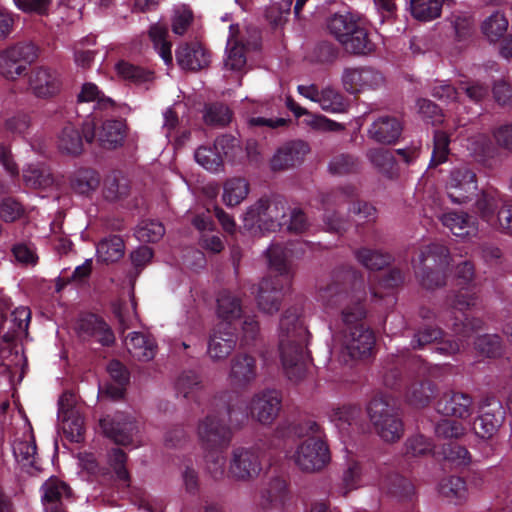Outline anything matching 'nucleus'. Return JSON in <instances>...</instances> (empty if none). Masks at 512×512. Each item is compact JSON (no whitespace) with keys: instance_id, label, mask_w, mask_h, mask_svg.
Masks as SVG:
<instances>
[{"instance_id":"obj_8","label":"nucleus","mask_w":512,"mask_h":512,"mask_svg":"<svg viewBox=\"0 0 512 512\" xmlns=\"http://www.w3.org/2000/svg\"><path fill=\"white\" fill-rule=\"evenodd\" d=\"M367 414L377 434L385 441L397 442L404 434V423L399 410L383 396L373 397L368 406Z\"/></svg>"},{"instance_id":"obj_47","label":"nucleus","mask_w":512,"mask_h":512,"mask_svg":"<svg viewBox=\"0 0 512 512\" xmlns=\"http://www.w3.org/2000/svg\"><path fill=\"white\" fill-rule=\"evenodd\" d=\"M116 71L123 80L134 84H142L153 80V73L150 70L125 60H120L116 64Z\"/></svg>"},{"instance_id":"obj_34","label":"nucleus","mask_w":512,"mask_h":512,"mask_svg":"<svg viewBox=\"0 0 512 512\" xmlns=\"http://www.w3.org/2000/svg\"><path fill=\"white\" fill-rule=\"evenodd\" d=\"M442 223L457 237L475 235L478 231L476 217L466 212H449L442 216Z\"/></svg>"},{"instance_id":"obj_46","label":"nucleus","mask_w":512,"mask_h":512,"mask_svg":"<svg viewBox=\"0 0 512 512\" xmlns=\"http://www.w3.org/2000/svg\"><path fill=\"white\" fill-rule=\"evenodd\" d=\"M249 193V184L243 178L228 179L224 184L223 201L233 207L240 204Z\"/></svg>"},{"instance_id":"obj_44","label":"nucleus","mask_w":512,"mask_h":512,"mask_svg":"<svg viewBox=\"0 0 512 512\" xmlns=\"http://www.w3.org/2000/svg\"><path fill=\"white\" fill-rule=\"evenodd\" d=\"M444 0H411L412 16L420 21H431L440 16Z\"/></svg>"},{"instance_id":"obj_35","label":"nucleus","mask_w":512,"mask_h":512,"mask_svg":"<svg viewBox=\"0 0 512 512\" xmlns=\"http://www.w3.org/2000/svg\"><path fill=\"white\" fill-rule=\"evenodd\" d=\"M125 137L126 125L120 119L104 121L98 134L100 145L105 149H115L121 146Z\"/></svg>"},{"instance_id":"obj_55","label":"nucleus","mask_w":512,"mask_h":512,"mask_svg":"<svg viewBox=\"0 0 512 512\" xmlns=\"http://www.w3.org/2000/svg\"><path fill=\"white\" fill-rule=\"evenodd\" d=\"M462 317H454L451 328L456 336H461L463 339H467L474 332L480 331L484 328V321L480 318L469 319L464 311H460Z\"/></svg>"},{"instance_id":"obj_21","label":"nucleus","mask_w":512,"mask_h":512,"mask_svg":"<svg viewBox=\"0 0 512 512\" xmlns=\"http://www.w3.org/2000/svg\"><path fill=\"white\" fill-rule=\"evenodd\" d=\"M291 500L289 484L284 477L276 476L269 480L261 491L263 512H286Z\"/></svg>"},{"instance_id":"obj_50","label":"nucleus","mask_w":512,"mask_h":512,"mask_svg":"<svg viewBox=\"0 0 512 512\" xmlns=\"http://www.w3.org/2000/svg\"><path fill=\"white\" fill-rule=\"evenodd\" d=\"M13 454L23 466L37 468V445L34 436H31L29 440H16L13 444Z\"/></svg>"},{"instance_id":"obj_2","label":"nucleus","mask_w":512,"mask_h":512,"mask_svg":"<svg viewBox=\"0 0 512 512\" xmlns=\"http://www.w3.org/2000/svg\"><path fill=\"white\" fill-rule=\"evenodd\" d=\"M249 417L246 402L234 392L214 396L211 409L198 424V435L205 450H224L232 441L233 429H239Z\"/></svg>"},{"instance_id":"obj_20","label":"nucleus","mask_w":512,"mask_h":512,"mask_svg":"<svg viewBox=\"0 0 512 512\" xmlns=\"http://www.w3.org/2000/svg\"><path fill=\"white\" fill-rule=\"evenodd\" d=\"M304 246H307V244L297 242L289 243L287 245L281 243H272L268 247L266 251V257L270 268L274 269L278 273V275L275 277H280V279L285 280L286 284L291 283L290 257L298 251L304 253Z\"/></svg>"},{"instance_id":"obj_10","label":"nucleus","mask_w":512,"mask_h":512,"mask_svg":"<svg viewBox=\"0 0 512 512\" xmlns=\"http://www.w3.org/2000/svg\"><path fill=\"white\" fill-rule=\"evenodd\" d=\"M480 410L481 414L475 419L473 429L478 437L490 439L502 426L506 411L502 402L492 394L482 399Z\"/></svg>"},{"instance_id":"obj_62","label":"nucleus","mask_w":512,"mask_h":512,"mask_svg":"<svg viewBox=\"0 0 512 512\" xmlns=\"http://www.w3.org/2000/svg\"><path fill=\"white\" fill-rule=\"evenodd\" d=\"M205 463L209 475L216 481L222 480L225 475L226 458L223 450H206Z\"/></svg>"},{"instance_id":"obj_15","label":"nucleus","mask_w":512,"mask_h":512,"mask_svg":"<svg viewBox=\"0 0 512 512\" xmlns=\"http://www.w3.org/2000/svg\"><path fill=\"white\" fill-rule=\"evenodd\" d=\"M385 83L384 75L372 67L345 68L342 73V84L350 94L377 90Z\"/></svg>"},{"instance_id":"obj_64","label":"nucleus","mask_w":512,"mask_h":512,"mask_svg":"<svg viewBox=\"0 0 512 512\" xmlns=\"http://www.w3.org/2000/svg\"><path fill=\"white\" fill-rule=\"evenodd\" d=\"M268 207L270 212L269 222L270 227H274L275 231L280 229L283 225L287 223V207L286 201L280 197L276 196L273 198L268 197Z\"/></svg>"},{"instance_id":"obj_61","label":"nucleus","mask_w":512,"mask_h":512,"mask_svg":"<svg viewBox=\"0 0 512 512\" xmlns=\"http://www.w3.org/2000/svg\"><path fill=\"white\" fill-rule=\"evenodd\" d=\"M388 492L400 498H411L414 494V486L411 481L399 474H391L385 480Z\"/></svg>"},{"instance_id":"obj_41","label":"nucleus","mask_w":512,"mask_h":512,"mask_svg":"<svg viewBox=\"0 0 512 512\" xmlns=\"http://www.w3.org/2000/svg\"><path fill=\"white\" fill-rule=\"evenodd\" d=\"M362 18L351 12L335 13L327 21V29L335 39L340 42L348 31L356 29V24Z\"/></svg>"},{"instance_id":"obj_13","label":"nucleus","mask_w":512,"mask_h":512,"mask_svg":"<svg viewBox=\"0 0 512 512\" xmlns=\"http://www.w3.org/2000/svg\"><path fill=\"white\" fill-rule=\"evenodd\" d=\"M455 276L460 290L449 298V304L453 310L466 311L477 303L476 292L474 291V265L470 261H463L456 266Z\"/></svg>"},{"instance_id":"obj_51","label":"nucleus","mask_w":512,"mask_h":512,"mask_svg":"<svg viewBox=\"0 0 512 512\" xmlns=\"http://www.w3.org/2000/svg\"><path fill=\"white\" fill-rule=\"evenodd\" d=\"M474 346L477 352L488 358H496L503 353L502 340L497 334L478 336L474 342Z\"/></svg>"},{"instance_id":"obj_40","label":"nucleus","mask_w":512,"mask_h":512,"mask_svg":"<svg viewBox=\"0 0 512 512\" xmlns=\"http://www.w3.org/2000/svg\"><path fill=\"white\" fill-rule=\"evenodd\" d=\"M78 102H95L94 109L105 112L114 111L116 108L115 101L104 95L98 86L91 82L83 84L78 95Z\"/></svg>"},{"instance_id":"obj_16","label":"nucleus","mask_w":512,"mask_h":512,"mask_svg":"<svg viewBox=\"0 0 512 512\" xmlns=\"http://www.w3.org/2000/svg\"><path fill=\"white\" fill-rule=\"evenodd\" d=\"M96 137V124L93 120H85L81 131L68 123L58 136V149L67 155L77 156L83 151V139L92 143Z\"/></svg>"},{"instance_id":"obj_31","label":"nucleus","mask_w":512,"mask_h":512,"mask_svg":"<svg viewBox=\"0 0 512 512\" xmlns=\"http://www.w3.org/2000/svg\"><path fill=\"white\" fill-rule=\"evenodd\" d=\"M66 394L59 399V414L62 417V429L66 437L76 443L84 440V420L72 405L65 402Z\"/></svg>"},{"instance_id":"obj_53","label":"nucleus","mask_w":512,"mask_h":512,"mask_svg":"<svg viewBox=\"0 0 512 512\" xmlns=\"http://www.w3.org/2000/svg\"><path fill=\"white\" fill-rule=\"evenodd\" d=\"M434 449L433 441L422 435H413L405 441L404 454L407 457H422L432 454Z\"/></svg>"},{"instance_id":"obj_37","label":"nucleus","mask_w":512,"mask_h":512,"mask_svg":"<svg viewBox=\"0 0 512 512\" xmlns=\"http://www.w3.org/2000/svg\"><path fill=\"white\" fill-rule=\"evenodd\" d=\"M175 390L177 395H182L185 399L200 403L203 393L202 381L196 372L184 371L175 382Z\"/></svg>"},{"instance_id":"obj_28","label":"nucleus","mask_w":512,"mask_h":512,"mask_svg":"<svg viewBox=\"0 0 512 512\" xmlns=\"http://www.w3.org/2000/svg\"><path fill=\"white\" fill-rule=\"evenodd\" d=\"M210 58L209 51L199 42L184 43L176 50L177 63L185 70H201L210 64Z\"/></svg>"},{"instance_id":"obj_11","label":"nucleus","mask_w":512,"mask_h":512,"mask_svg":"<svg viewBox=\"0 0 512 512\" xmlns=\"http://www.w3.org/2000/svg\"><path fill=\"white\" fill-rule=\"evenodd\" d=\"M445 188L453 203H466L473 199L478 190L477 175L467 166L455 167L450 171Z\"/></svg>"},{"instance_id":"obj_5","label":"nucleus","mask_w":512,"mask_h":512,"mask_svg":"<svg viewBox=\"0 0 512 512\" xmlns=\"http://www.w3.org/2000/svg\"><path fill=\"white\" fill-rule=\"evenodd\" d=\"M357 189L352 185H346L330 191L322 196L323 223L326 230L331 233L343 234L350 227L348 217L340 214V208L345 203H350L349 211L367 222L376 219V208L365 201H355Z\"/></svg>"},{"instance_id":"obj_42","label":"nucleus","mask_w":512,"mask_h":512,"mask_svg":"<svg viewBox=\"0 0 512 512\" xmlns=\"http://www.w3.org/2000/svg\"><path fill=\"white\" fill-rule=\"evenodd\" d=\"M354 256L362 266L369 270H381L388 266L393 260L389 253L367 247L356 249Z\"/></svg>"},{"instance_id":"obj_23","label":"nucleus","mask_w":512,"mask_h":512,"mask_svg":"<svg viewBox=\"0 0 512 512\" xmlns=\"http://www.w3.org/2000/svg\"><path fill=\"white\" fill-rule=\"evenodd\" d=\"M280 277L264 278L259 284L257 304L260 310L274 314L280 309L284 290L289 287Z\"/></svg>"},{"instance_id":"obj_18","label":"nucleus","mask_w":512,"mask_h":512,"mask_svg":"<svg viewBox=\"0 0 512 512\" xmlns=\"http://www.w3.org/2000/svg\"><path fill=\"white\" fill-rule=\"evenodd\" d=\"M100 426L108 438L113 440L115 444L122 446L132 445L134 437L138 433L137 422L124 413L102 418Z\"/></svg>"},{"instance_id":"obj_52","label":"nucleus","mask_w":512,"mask_h":512,"mask_svg":"<svg viewBox=\"0 0 512 512\" xmlns=\"http://www.w3.org/2000/svg\"><path fill=\"white\" fill-rule=\"evenodd\" d=\"M483 34L491 41L501 38L508 28V20L501 12H495L482 23Z\"/></svg>"},{"instance_id":"obj_38","label":"nucleus","mask_w":512,"mask_h":512,"mask_svg":"<svg viewBox=\"0 0 512 512\" xmlns=\"http://www.w3.org/2000/svg\"><path fill=\"white\" fill-rule=\"evenodd\" d=\"M96 252L100 262L106 264L117 262L125 254L124 240L119 235H110L98 242Z\"/></svg>"},{"instance_id":"obj_63","label":"nucleus","mask_w":512,"mask_h":512,"mask_svg":"<svg viewBox=\"0 0 512 512\" xmlns=\"http://www.w3.org/2000/svg\"><path fill=\"white\" fill-rule=\"evenodd\" d=\"M442 454L445 460L457 466H467L471 462V455L467 448L457 444L456 442L444 444L442 447Z\"/></svg>"},{"instance_id":"obj_3","label":"nucleus","mask_w":512,"mask_h":512,"mask_svg":"<svg viewBox=\"0 0 512 512\" xmlns=\"http://www.w3.org/2000/svg\"><path fill=\"white\" fill-rule=\"evenodd\" d=\"M304 306L297 302L288 307L279 322V352L283 369L291 381L304 378L310 362L307 350L310 333L304 323Z\"/></svg>"},{"instance_id":"obj_58","label":"nucleus","mask_w":512,"mask_h":512,"mask_svg":"<svg viewBox=\"0 0 512 512\" xmlns=\"http://www.w3.org/2000/svg\"><path fill=\"white\" fill-rule=\"evenodd\" d=\"M194 157L199 165L211 172H217L223 162L220 152H217L214 147L200 146L195 151Z\"/></svg>"},{"instance_id":"obj_4","label":"nucleus","mask_w":512,"mask_h":512,"mask_svg":"<svg viewBox=\"0 0 512 512\" xmlns=\"http://www.w3.org/2000/svg\"><path fill=\"white\" fill-rule=\"evenodd\" d=\"M428 372V363L410 351L390 355L384 365L383 382L392 390L405 387L407 402L416 407L427 406L436 392V385L430 380L413 381Z\"/></svg>"},{"instance_id":"obj_59","label":"nucleus","mask_w":512,"mask_h":512,"mask_svg":"<svg viewBox=\"0 0 512 512\" xmlns=\"http://www.w3.org/2000/svg\"><path fill=\"white\" fill-rule=\"evenodd\" d=\"M433 151L429 167H436L447 160L449 154L450 137L446 132L435 131L433 137Z\"/></svg>"},{"instance_id":"obj_22","label":"nucleus","mask_w":512,"mask_h":512,"mask_svg":"<svg viewBox=\"0 0 512 512\" xmlns=\"http://www.w3.org/2000/svg\"><path fill=\"white\" fill-rule=\"evenodd\" d=\"M237 327L229 323H218L212 330L208 342V354L213 360H222L230 355L237 343Z\"/></svg>"},{"instance_id":"obj_6","label":"nucleus","mask_w":512,"mask_h":512,"mask_svg":"<svg viewBox=\"0 0 512 512\" xmlns=\"http://www.w3.org/2000/svg\"><path fill=\"white\" fill-rule=\"evenodd\" d=\"M299 438L306 439L298 446L295 462L303 471L315 472L323 469L331 459L323 428L314 420H304L293 427Z\"/></svg>"},{"instance_id":"obj_48","label":"nucleus","mask_w":512,"mask_h":512,"mask_svg":"<svg viewBox=\"0 0 512 512\" xmlns=\"http://www.w3.org/2000/svg\"><path fill=\"white\" fill-rule=\"evenodd\" d=\"M475 206L481 219L489 225H493L498 207L496 191L482 190L476 200Z\"/></svg>"},{"instance_id":"obj_45","label":"nucleus","mask_w":512,"mask_h":512,"mask_svg":"<svg viewBox=\"0 0 512 512\" xmlns=\"http://www.w3.org/2000/svg\"><path fill=\"white\" fill-rule=\"evenodd\" d=\"M23 177L26 185L32 188L45 189L51 187L54 183L50 169L40 164L29 165L24 170Z\"/></svg>"},{"instance_id":"obj_32","label":"nucleus","mask_w":512,"mask_h":512,"mask_svg":"<svg viewBox=\"0 0 512 512\" xmlns=\"http://www.w3.org/2000/svg\"><path fill=\"white\" fill-rule=\"evenodd\" d=\"M125 345L131 356L139 361H151L157 353L155 339L142 332H132L125 339Z\"/></svg>"},{"instance_id":"obj_43","label":"nucleus","mask_w":512,"mask_h":512,"mask_svg":"<svg viewBox=\"0 0 512 512\" xmlns=\"http://www.w3.org/2000/svg\"><path fill=\"white\" fill-rule=\"evenodd\" d=\"M100 184L98 173L92 169H80L70 179L72 190L80 195H88L97 189Z\"/></svg>"},{"instance_id":"obj_17","label":"nucleus","mask_w":512,"mask_h":512,"mask_svg":"<svg viewBox=\"0 0 512 512\" xmlns=\"http://www.w3.org/2000/svg\"><path fill=\"white\" fill-rule=\"evenodd\" d=\"M41 501L45 512H68L67 503L72 502L71 487L57 477H50L40 487Z\"/></svg>"},{"instance_id":"obj_14","label":"nucleus","mask_w":512,"mask_h":512,"mask_svg":"<svg viewBox=\"0 0 512 512\" xmlns=\"http://www.w3.org/2000/svg\"><path fill=\"white\" fill-rule=\"evenodd\" d=\"M78 336L84 341H93L103 347L115 343V334L105 319L96 313H83L77 320Z\"/></svg>"},{"instance_id":"obj_39","label":"nucleus","mask_w":512,"mask_h":512,"mask_svg":"<svg viewBox=\"0 0 512 512\" xmlns=\"http://www.w3.org/2000/svg\"><path fill=\"white\" fill-rule=\"evenodd\" d=\"M362 409L358 405H343L332 409L329 418L341 430H346L348 427H361Z\"/></svg>"},{"instance_id":"obj_33","label":"nucleus","mask_w":512,"mask_h":512,"mask_svg":"<svg viewBox=\"0 0 512 512\" xmlns=\"http://www.w3.org/2000/svg\"><path fill=\"white\" fill-rule=\"evenodd\" d=\"M29 85L37 97H49L59 91L60 81L54 71L39 67L33 70L29 78Z\"/></svg>"},{"instance_id":"obj_29","label":"nucleus","mask_w":512,"mask_h":512,"mask_svg":"<svg viewBox=\"0 0 512 512\" xmlns=\"http://www.w3.org/2000/svg\"><path fill=\"white\" fill-rule=\"evenodd\" d=\"M356 29L348 31L339 42L344 50L353 55H368L375 51L376 45L371 40L363 19L355 25Z\"/></svg>"},{"instance_id":"obj_19","label":"nucleus","mask_w":512,"mask_h":512,"mask_svg":"<svg viewBox=\"0 0 512 512\" xmlns=\"http://www.w3.org/2000/svg\"><path fill=\"white\" fill-rule=\"evenodd\" d=\"M281 404L282 396L278 390H264L256 394L251 401L249 407L251 417L261 424H272L281 410Z\"/></svg>"},{"instance_id":"obj_57","label":"nucleus","mask_w":512,"mask_h":512,"mask_svg":"<svg viewBox=\"0 0 512 512\" xmlns=\"http://www.w3.org/2000/svg\"><path fill=\"white\" fill-rule=\"evenodd\" d=\"M443 334V330L438 326L424 325L415 332L411 346L413 349H422L431 343L438 342Z\"/></svg>"},{"instance_id":"obj_60","label":"nucleus","mask_w":512,"mask_h":512,"mask_svg":"<svg viewBox=\"0 0 512 512\" xmlns=\"http://www.w3.org/2000/svg\"><path fill=\"white\" fill-rule=\"evenodd\" d=\"M165 234L163 224L156 220L142 221L137 230L136 237L142 242L155 243L159 241Z\"/></svg>"},{"instance_id":"obj_36","label":"nucleus","mask_w":512,"mask_h":512,"mask_svg":"<svg viewBox=\"0 0 512 512\" xmlns=\"http://www.w3.org/2000/svg\"><path fill=\"white\" fill-rule=\"evenodd\" d=\"M241 301L228 291H223L217 298V313L222 319L220 323H229L231 327H237L236 323L242 316Z\"/></svg>"},{"instance_id":"obj_12","label":"nucleus","mask_w":512,"mask_h":512,"mask_svg":"<svg viewBox=\"0 0 512 512\" xmlns=\"http://www.w3.org/2000/svg\"><path fill=\"white\" fill-rule=\"evenodd\" d=\"M262 470V461L258 449L237 447L232 451L228 476L236 481H251Z\"/></svg>"},{"instance_id":"obj_27","label":"nucleus","mask_w":512,"mask_h":512,"mask_svg":"<svg viewBox=\"0 0 512 512\" xmlns=\"http://www.w3.org/2000/svg\"><path fill=\"white\" fill-rule=\"evenodd\" d=\"M309 150V145L302 140L288 142L277 150L270 167L273 171H281L300 164Z\"/></svg>"},{"instance_id":"obj_26","label":"nucleus","mask_w":512,"mask_h":512,"mask_svg":"<svg viewBox=\"0 0 512 512\" xmlns=\"http://www.w3.org/2000/svg\"><path fill=\"white\" fill-rule=\"evenodd\" d=\"M257 377L256 359L246 353H238L230 363L229 379L231 384L238 388H245Z\"/></svg>"},{"instance_id":"obj_1","label":"nucleus","mask_w":512,"mask_h":512,"mask_svg":"<svg viewBox=\"0 0 512 512\" xmlns=\"http://www.w3.org/2000/svg\"><path fill=\"white\" fill-rule=\"evenodd\" d=\"M317 299L326 309L341 311L344 328L340 360L348 364L370 357L375 335L364 322L367 292L363 274L348 266L334 269L330 280L319 285Z\"/></svg>"},{"instance_id":"obj_25","label":"nucleus","mask_w":512,"mask_h":512,"mask_svg":"<svg viewBox=\"0 0 512 512\" xmlns=\"http://www.w3.org/2000/svg\"><path fill=\"white\" fill-rule=\"evenodd\" d=\"M403 131L401 121L391 115L377 117L368 129V137L380 144H395Z\"/></svg>"},{"instance_id":"obj_56","label":"nucleus","mask_w":512,"mask_h":512,"mask_svg":"<svg viewBox=\"0 0 512 512\" xmlns=\"http://www.w3.org/2000/svg\"><path fill=\"white\" fill-rule=\"evenodd\" d=\"M232 113L230 109L222 103H212L206 105L204 111V121L207 125L225 126L231 121Z\"/></svg>"},{"instance_id":"obj_24","label":"nucleus","mask_w":512,"mask_h":512,"mask_svg":"<svg viewBox=\"0 0 512 512\" xmlns=\"http://www.w3.org/2000/svg\"><path fill=\"white\" fill-rule=\"evenodd\" d=\"M438 413L465 419L472 414V397L463 392L447 391L441 395L436 403Z\"/></svg>"},{"instance_id":"obj_54","label":"nucleus","mask_w":512,"mask_h":512,"mask_svg":"<svg viewBox=\"0 0 512 512\" xmlns=\"http://www.w3.org/2000/svg\"><path fill=\"white\" fill-rule=\"evenodd\" d=\"M318 103L324 111L330 113H342L347 109L345 97L339 91L329 87L321 90Z\"/></svg>"},{"instance_id":"obj_49","label":"nucleus","mask_w":512,"mask_h":512,"mask_svg":"<svg viewBox=\"0 0 512 512\" xmlns=\"http://www.w3.org/2000/svg\"><path fill=\"white\" fill-rule=\"evenodd\" d=\"M439 493L455 503H460L466 498V482L459 476L445 478L439 485Z\"/></svg>"},{"instance_id":"obj_9","label":"nucleus","mask_w":512,"mask_h":512,"mask_svg":"<svg viewBox=\"0 0 512 512\" xmlns=\"http://www.w3.org/2000/svg\"><path fill=\"white\" fill-rule=\"evenodd\" d=\"M37 56V47L33 43H17L0 52V74L7 79H16L26 73Z\"/></svg>"},{"instance_id":"obj_7","label":"nucleus","mask_w":512,"mask_h":512,"mask_svg":"<svg viewBox=\"0 0 512 512\" xmlns=\"http://www.w3.org/2000/svg\"><path fill=\"white\" fill-rule=\"evenodd\" d=\"M450 253L440 243L423 247L417 258L413 259L416 277L426 289H435L445 284V270L449 266Z\"/></svg>"},{"instance_id":"obj_30","label":"nucleus","mask_w":512,"mask_h":512,"mask_svg":"<svg viewBox=\"0 0 512 512\" xmlns=\"http://www.w3.org/2000/svg\"><path fill=\"white\" fill-rule=\"evenodd\" d=\"M269 218L268 197H261L244 213L243 226L252 233L275 232L274 227H270Z\"/></svg>"}]
</instances>
